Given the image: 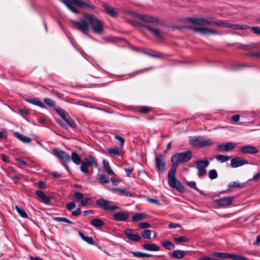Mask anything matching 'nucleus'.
<instances>
[{
	"instance_id": "f257e3e1",
	"label": "nucleus",
	"mask_w": 260,
	"mask_h": 260,
	"mask_svg": "<svg viewBox=\"0 0 260 260\" xmlns=\"http://www.w3.org/2000/svg\"><path fill=\"white\" fill-rule=\"evenodd\" d=\"M191 157L192 153L190 151L176 153L172 157L171 161L173 165L168 172V183L171 187L179 191H182L183 187L180 181L175 177L177 166L180 164H183L188 161Z\"/></svg>"
},
{
	"instance_id": "f03ea898",
	"label": "nucleus",
	"mask_w": 260,
	"mask_h": 260,
	"mask_svg": "<svg viewBox=\"0 0 260 260\" xmlns=\"http://www.w3.org/2000/svg\"><path fill=\"white\" fill-rule=\"evenodd\" d=\"M84 19L79 21L71 20L72 23L76 25L77 28L85 35L87 34L89 26L95 34H101L104 31L103 23L95 15L91 14L85 13Z\"/></svg>"
},
{
	"instance_id": "7ed1b4c3",
	"label": "nucleus",
	"mask_w": 260,
	"mask_h": 260,
	"mask_svg": "<svg viewBox=\"0 0 260 260\" xmlns=\"http://www.w3.org/2000/svg\"><path fill=\"white\" fill-rule=\"evenodd\" d=\"M90 166H93L95 168L98 167V164L95 158L91 156H87L84 160L81 162L80 166V170L84 173L87 174L89 173L88 168Z\"/></svg>"
},
{
	"instance_id": "20e7f679",
	"label": "nucleus",
	"mask_w": 260,
	"mask_h": 260,
	"mask_svg": "<svg viewBox=\"0 0 260 260\" xmlns=\"http://www.w3.org/2000/svg\"><path fill=\"white\" fill-rule=\"evenodd\" d=\"M111 201L103 198L96 201V204L104 210L113 212L119 209L117 206L111 205Z\"/></svg>"
},
{
	"instance_id": "39448f33",
	"label": "nucleus",
	"mask_w": 260,
	"mask_h": 260,
	"mask_svg": "<svg viewBox=\"0 0 260 260\" xmlns=\"http://www.w3.org/2000/svg\"><path fill=\"white\" fill-rule=\"evenodd\" d=\"M129 14L144 22L155 23L158 22V20L156 18L150 15H143L132 11L129 12Z\"/></svg>"
},
{
	"instance_id": "423d86ee",
	"label": "nucleus",
	"mask_w": 260,
	"mask_h": 260,
	"mask_svg": "<svg viewBox=\"0 0 260 260\" xmlns=\"http://www.w3.org/2000/svg\"><path fill=\"white\" fill-rule=\"evenodd\" d=\"M56 113L71 127L74 128L76 124L69 115L62 108H55Z\"/></svg>"
},
{
	"instance_id": "0eeeda50",
	"label": "nucleus",
	"mask_w": 260,
	"mask_h": 260,
	"mask_svg": "<svg viewBox=\"0 0 260 260\" xmlns=\"http://www.w3.org/2000/svg\"><path fill=\"white\" fill-rule=\"evenodd\" d=\"M155 164L157 171L162 173L165 170L166 162L161 154L155 155Z\"/></svg>"
},
{
	"instance_id": "6e6552de",
	"label": "nucleus",
	"mask_w": 260,
	"mask_h": 260,
	"mask_svg": "<svg viewBox=\"0 0 260 260\" xmlns=\"http://www.w3.org/2000/svg\"><path fill=\"white\" fill-rule=\"evenodd\" d=\"M189 28L192 29L195 32H199L202 35H209L211 34H217L218 32L216 30L210 29L206 27H199L196 26H190Z\"/></svg>"
},
{
	"instance_id": "1a4fd4ad",
	"label": "nucleus",
	"mask_w": 260,
	"mask_h": 260,
	"mask_svg": "<svg viewBox=\"0 0 260 260\" xmlns=\"http://www.w3.org/2000/svg\"><path fill=\"white\" fill-rule=\"evenodd\" d=\"M53 154L63 160L68 162L70 160V156L66 152L61 150V149L56 148H54L53 152Z\"/></svg>"
},
{
	"instance_id": "9d476101",
	"label": "nucleus",
	"mask_w": 260,
	"mask_h": 260,
	"mask_svg": "<svg viewBox=\"0 0 260 260\" xmlns=\"http://www.w3.org/2000/svg\"><path fill=\"white\" fill-rule=\"evenodd\" d=\"M188 20L190 23L192 24L200 25H210L212 23V22H211V20H209L203 18L190 17L188 19Z\"/></svg>"
},
{
	"instance_id": "9b49d317",
	"label": "nucleus",
	"mask_w": 260,
	"mask_h": 260,
	"mask_svg": "<svg viewBox=\"0 0 260 260\" xmlns=\"http://www.w3.org/2000/svg\"><path fill=\"white\" fill-rule=\"evenodd\" d=\"M73 5H76L82 8L94 9L95 7L87 2H84L82 0H70Z\"/></svg>"
},
{
	"instance_id": "f8f14e48",
	"label": "nucleus",
	"mask_w": 260,
	"mask_h": 260,
	"mask_svg": "<svg viewBox=\"0 0 260 260\" xmlns=\"http://www.w3.org/2000/svg\"><path fill=\"white\" fill-rule=\"evenodd\" d=\"M236 145L233 142H228L225 144H221L217 147V149L220 152H227L233 149Z\"/></svg>"
},
{
	"instance_id": "ddd939ff",
	"label": "nucleus",
	"mask_w": 260,
	"mask_h": 260,
	"mask_svg": "<svg viewBox=\"0 0 260 260\" xmlns=\"http://www.w3.org/2000/svg\"><path fill=\"white\" fill-rule=\"evenodd\" d=\"M234 200L232 197H225L216 200V202L219 206H226L232 204Z\"/></svg>"
},
{
	"instance_id": "4468645a",
	"label": "nucleus",
	"mask_w": 260,
	"mask_h": 260,
	"mask_svg": "<svg viewBox=\"0 0 260 260\" xmlns=\"http://www.w3.org/2000/svg\"><path fill=\"white\" fill-rule=\"evenodd\" d=\"M133 230L130 229H126L124 233L127 237V238L129 240L134 242L139 241L141 239V237L138 234L133 233Z\"/></svg>"
},
{
	"instance_id": "2eb2a0df",
	"label": "nucleus",
	"mask_w": 260,
	"mask_h": 260,
	"mask_svg": "<svg viewBox=\"0 0 260 260\" xmlns=\"http://www.w3.org/2000/svg\"><path fill=\"white\" fill-rule=\"evenodd\" d=\"M129 214L126 212H119L113 214V218L115 221H124L127 220Z\"/></svg>"
},
{
	"instance_id": "dca6fc26",
	"label": "nucleus",
	"mask_w": 260,
	"mask_h": 260,
	"mask_svg": "<svg viewBox=\"0 0 260 260\" xmlns=\"http://www.w3.org/2000/svg\"><path fill=\"white\" fill-rule=\"evenodd\" d=\"M240 150L243 153L255 154L258 152V149L254 146L246 145L241 147Z\"/></svg>"
},
{
	"instance_id": "f3484780",
	"label": "nucleus",
	"mask_w": 260,
	"mask_h": 260,
	"mask_svg": "<svg viewBox=\"0 0 260 260\" xmlns=\"http://www.w3.org/2000/svg\"><path fill=\"white\" fill-rule=\"evenodd\" d=\"M248 164L246 160L242 159L239 157H235L231 160V166L233 168H237Z\"/></svg>"
},
{
	"instance_id": "a211bd4d",
	"label": "nucleus",
	"mask_w": 260,
	"mask_h": 260,
	"mask_svg": "<svg viewBox=\"0 0 260 260\" xmlns=\"http://www.w3.org/2000/svg\"><path fill=\"white\" fill-rule=\"evenodd\" d=\"M103 7L105 11L110 16L114 17H116L118 16V13L116 12L114 9L111 6L104 4H103Z\"/></svg>"
},
{
	"instance_id": "6ab92c4d",
	"label": "nucleus",
	"mask_w": 260,
	"mask_h": 260,
	"mask_svg": "<svg viewBox=\"0 0 260 260\" xmlns=\"http://www.w3.org/2000/svg\"><path fill=\"white\" fill-rule=\"evenodd\" d=\"M209 165V161L208 160H199L196 162V167L198 170L206 169Z\"/></svg>"
},
{
	"instance_id": "aec40b11",
	"label": "nucleus",
	"mask_w": 260,
	"mask_h": 260,
	"mask_svg": "<svg viewBox=\"0 0 260 260\" xmlns=\"http://www.w3.org/2000/svg\"><path fill=\"white\" fill-rule=\"evenodd\" d=\"M14 136L24 143H29L31 142V138L24 135H21L18 132H14Z\"/></svg>"
},
{
	"instance_id": "412c9836",
	"label": "nucleus",
	"mask_w": 260,
	"mask_h": 260,
	"mask_svg": "<svg viewBox=\"0 0 260 260\" xmlns=\"http://www.w3.org/2000/svg\"><path fill=\"white\" fill-rule=\"evenodd\" d=\"M201 137L200 136H191L189 137V141L191 145L193 146L199 147L200 145V142L201 140Z\"/></svg>"
},
{
	"instance_id": "4be33fe9",
	"label": "nucleus",
	"mask_w": 260,
	"mask_h": 260,
	"mask_svg": "<svg viewBox=\"0 0 260 260\" xmlns=\"http://www.w3.org/2000/svg\"><path fill=\"white\" fill-rule=\"evenodd\" d=\"M186 254V251L181 250H176L171 253V256L174 258H181Z\"/></svg>"
},
{
	"instance_id": "5701e85b",
	"label": "nucleus",
	"mask_w": 260,
	"mask_h": 260,
	"mask_svg": "<svg viewBox=\"0 0 260 260\" xmlns=\"http://www.w3.org/2000/svg\"><path fill=\"white\" fill-rule=\"evenodd\" d=\"M143 247L148 251H157L159 250V246L154 243L144 244Z\"/></svg>"
},
{
	"instance_id": "b1692460",
	"label": "nucleus",
	"mask_w": 260,
	"mask_h": 260,
	"mask_svg": "<svg viewBox=\"0 0 260 260\" xmlns=\"http://www.w3.org/2000/svg\"><path fill=\"white\" fill-rule=\"evenodd\" d=\"M26 101L31 104L39 106L42 108H45V106L44 104L41 101L36 98H31L29 99H26Z\"/></svg>"
},
{
	"instance_id": "393cba45",
	"label": "nucleus",
	"mask_w": 260,
	"mask_h": 260,
	"mask_svg": "<svg viewBox=\"0 0 260 260\" xmlns=\"http://www.w3.org/2000/svg\"><path fill=\"white\" fill-rule=\"evenodd\" d=\"M110 189L114 192H118L120 195L133 197L132 194L130 192L126 191V190L124 189H121L118 188H112Z\"/></svg>"
},
{
	"instance_id": "a878e982",
	"label": "nucleus",
	"mask_w": 260,
	"mask_h": 260,
	"mask_svg": "<svg viewBox=\"0 0 260 260\" xmlns=\"http://www.w3.org/2000/svg\"><path fill=\"white\" fill-rule=\"evenodd\" d=\"M141 26L145 27L147 28L154 36L156 37L161 39L162 38V36L158 29L154 28L152 27L151 26H148V25H144L142 24H140Z\"/></svg>"
},
{
	"instance_id": "bb28decb",
	"label": "nucleus",
	"mask_w": 260,
	"mask_h": 260,
	"mask_svg": "<svg viewBox=\"0 0 260 260\" xmlns=\"http://www.w3.org/2000/svg\"><path fill=\"white\" fill-rule=\"evenodd\" d=\"M108 153L111 155H121L123 154L122 149L119 148L117 147L108 148Z\"/></svg>"
},
{
	"instance_id": "cd10ccee",
	"label": "nucleus",
	"mask_w": 260,
	"mask_h": 260,
	"mask_svg": "<svg viewBox=\"0 0 260 260\" xmlns=\"http://www.w3.org/2000/svg\"><path fill=\"white\" fill-rule=\"evenodd\" d=\"M228 28H231L234 29H242L245 30L248 28L249 27L246 25H241L238 24H232L229 23V25H227Z\"/></svg>"
},
{
	"instance_id": "c85d7f7f",
	"label": "nucleus",
	"mask_w": 260,
	"mask_h": 260,
	"mask_svg": "<svg viewBox=\"0 0 260 260\" xmlns=\"http://www.w3.org/2000/svg\"><path fill=\"white\" fill-rule=\"evenodd\" d=\"M36 194L41 198L42 201L46 204H48L50 201V198L44 194L41 190H38L36 191Z\"/></svg>"
},
{
	"instance_id": "c756f323",
	"label": "nucleus",
	"mask_w": 260,
	"mask_h": 260,
	"mask_svg": "<svg viewBox=\"0 0 260 260\" xmlns=\"http://www.w3.org/2000/svg\"><path fill=\"white\" fill-rule=\"evenodd\" d=\"M213 142L211 140L208 138H204L201 137V140L200 142V148L212 145Z\"/></svg>"
},
{
	"instance_id": "7c9ffc66",
	"label": "nucleus",
	"mask_w": 260,
	"mask_h": 260,
	"mask_svg": "<svg viewBox=\"0 0 260 260\" xmlns=\"http://www.w3.org/2000/svg\"><path fill=\"white\" fill-rule=\"evenodd\" d=\"M61 2L63 3L67 7V8L73 13L76 14L79 13L78 10L71 5V4H73V3H71L70 0H61Z\"/></svg>"
},
{
	"instance_id": "2f4dec72",
	"label": "nucleus",
	"mask_w": 260,
	"mask_h": 260,
	"mask_svg": "<svg viewBox=\"0 0 260 260\" xmlns=\"http://www.w3.org/2000/svg\"><path fill=\"white\" fill-rule=\"evenodd\" d=\"M147 215L145 213H137L132 217V221L138 222L146 218Z\"/></svg>"
},
{
	"instance_id": "473e14b6",
	"label": "nucleus",
	"mask_w": 260,
	"mask_h": 260,
	"mask_svg": "<svg viewBox=\"0 0 260 260\" xmlns=\"http://www.w3.org/2000/svg\"><path fill=\"white\" fill-rule=\"evenodd\" d=\"M102 164L105 169V171L109 174L111 175H114V173L113 170L111 169L109 162H107L105 159H103Z\"/></svg>"
},
{
	"instance_id": "72a5a7b5",
	"label": "nucleus",
	"mask_w": 260,
	"mask_h": 260,
	"mask_svg": "<svg viewBox=\"0 0 260 260\" xmlns=\"http://www.w3.org/2000/svg\"><path fill=\"white\" fill-rule=\"evenodd\" d=\"M72 160L76 165L81 164V159L80 156L75 152H73L71 154V156Z\"/></svg>"
},
{
	"instance_id": "f704fd0d",
	"label": "nucleus",
	"mask_w": 260,
	"mask_h": 260,
	"mask_svg": "<svg viewBox=\"0 0 260 260\" xmlns=\"http://www.w3.org/2000/svg\"><path fill=\"white\" fill-rule=\"evenodd\" d=\"M90 224L95 228H100L104 225V223L101 219L95 218L90 221Z\"/></svg>"
},
{
	"instance_id": "c9c22d12",
	"label": "nucleus",
	"mask_w": 260,
	"mask_h": 260,
	"mask_svg": "<svg viewBox=\"0 0 260 260\" xmlns=\"http://www.w3.org/2000/svg\"><path fill=\"white\" fill-rule=\"evenodd\" d=\"M15 208L21 217H22V218L28 217V215L23 208H20L18 206H16L15 207Z\"/></svg>"
},
{
	"instance_id": "e433bc0d",
	"label": "nucleus",
	"mask_w": 260,
	"mask_h": 260,
	"mask_svg": "<svg viewBox=\"0 0 260 260\" xmlns=\"http://www.w3.org/2000/svg\"><path fill=\"white\" fill-rule=\"evenodd\" d=\"M162 245L164 248L168 250H172L175 248L174 244L169 241H164L162 242Z\"/></svg>"
},
{
	"instance_id": "4c0bfd02",
	"label": "nucleus",
	"mask_w": 260,
	"mask_h": 260,
	"mask_svg": "<svg viewBox=\"0 0 260 260\" xmlns=\"http://www.w3.org/2000/svg\"><path fill=\"white\" fill-rule=\"evenodd\" d=\"M98 180L101 183L105 184L109 182V178L104 174H101L98 178Z\"/></svg>"
},
{
	"instance_id": "58836bf2",
	"label": "nucleus",
	"mask_w": 260,
	"mask_h": 260,
	"mask_svg": "<svg viewBox=\"0 0 260 260\" xmlns=\"http://www.w3.org/2000/svg\"><path fill=\"white\" fill-rule=\"evenodd\" d=\"M79 235L80 237L87 243L90 244H92L93 243V240L91 237L86 236L81 232H79Z\"/></svg>"
},
{
	"instance_id": "ea45409f",
	"label": "nucleus",
	"mask_w": 260,
	"mask_h": 260,
	"mask_svg": "<svg viewBox=\"0 0 260 260\" xmlns=\"http://www.w3.org/2000/svg\"><path fill=\"white\" fill-rule=\"evenodd\" d=\"M211 22H212V23L210 25H216L217 26H223V27H228L227 25H229V23H228L226 21H222V20H220V21H214L211 20Z\"/></svg>"
},
{
	"instance_id": "a19ab883",
	"label": "nucleus",
	"mask_w": 260,
	"mask_h": 260,
	"mask_svg": "<svg viewBox=\"0 0 260 260\" xmlns=\"http://www.w3.org/2000/svg\"><path fill=\"white\" fill-rule=\"evenodd\" d=\"M216 159L221 162H224L230 160V157L226 155H217L216 156Z\"/></svg>"
},
{
	"instance_id": "79ce46f5",
	"label": "nucleus",
	"mask_w": 260,
	"mask_h": 260,
	"mask_svg": "<svg viewBox=\"0 0 260 260\" xmlns=\"http://www.w3.org/2000/svg\"><path fill=\"white\" fill-rule=\"evenodd\" d=\"M213 255L221 258H231V254H230L220 252H214L213 253Z\"/></svg>"
},
{
	"instance_id": "37998d69",
	"label": "nucleus",
	"mask_w": 260,
	"mask_h": 260,
	"mask_svg": "<svg viewBox=\"0 0 260 260\" xmlns=\"http://www.w3.org/2000/svg\"><path fill=\"white\" fill-rule=\"evenodd\" d=\"M151 231L149 230H144L141 233L142 237L145 239H150L151 237Z\"/></svg>"
},
{
	"instance_id": "c03bdc74",
	"label": "nucleus",
	"mask_w": 260,
	"mask_h": 260,
	"mask_svg": "<svg viewBox=\"0 0 260 260\" xmlns=\"http://www.w3.org/2000/svg\"><path fill=\"white\" fill-rule=\"evenodd\" d=\"M44 102L47 106L50 107H54L56 104L54 101H53L52 99L47 98H46L44 99Z\"/></svg>"
},
{
	"instance_id": "a18cd8bd",
	"label": "nucleus",
	"mask_w": 260,
	"mask_h": 260,
	"mask_svg": "<svg viewBox=\"0 0 260 260\" xmlns=\"http://www.w3.org/2000/svg\"><path fill=\"white\" fill-rule=\"evenodd\" d=\"M188 238L186 237L181 236L180 237L174 238V241L177 243L179 242H187L188 241Z\"/></svg>"
},
{
	"instance_id": "49530a36",
	"label": "nucleus",
	"mask_w": 260,
	"mask_h": 260,
	"mask_svg": "<svg viewBox=\"0 0 260 260\" xmlns=\"http://www.w3.org/2000/svg\"><path fill=\"white\" fill-rule=\"evenodd\" d=\"M55 220L58 222H66L70 224L73 223L72 221L68 220L67 218H64V217H56L55 218Z\"/></svg>"
},
{
	"instance_id": "de8ad7c7",
	"label": "nucleus",
	"mask_w": 260,
	"mask_h": 260,
	"mask_svg": "<svg viewBox=\"0 0 260 260\" xmlns=\"http://www.w3.org/2000/svg\"><path fill=\"white\" fill-rule=\"evenodd\" d=\"M209 177L211 179H214L217 177V173L214 169L211 170L209 172Z\"/></svg>"
},
{
	"instance_id": "09e8293b",
	"label": "nucleus",
	"mask_w": 260,
	"mask_h": 260,
	"mask_svg": "<svg viewBox=\"0 0 260 260\" xmlns=\"http://www.w3.org/2000/svg\"><path fill=\"white\" fill-rule=\"evenodd\" d=\"M145 53L150 56L155 57V58H161V54L159 52H154L153 53L145 52Z\"/></svg>"
},
{
	"instance_id": "8fccbe9b",
	"label": "nucleus",
	"mask_w": 260,
	"mask_h": 260,
	"mask_svg": "<svg viewBox=\"0 0 260 260\" xmlns=\"http://www.w3.org/2000/svg\"><path fill=\"white\" fill-rule=\"evenodd\" d=\"M74 197L78 201H81L84 197V194L79 192H75L74 194Z\"/></svg>"
},
{
	"instance_id": "3c124183",
	"label": "nucleus",
	"mask_w": 260,
	"mask_h": 260,
	"mask_svg": "<svg viewBox=\"0 0 260 260\" xmlns=\"http://www.w3.org/2000/svg\"><path fill=\"white\" fill-rule=\"evenodd\" d=\"M114 138H115V139L117 140L120 142L121 147L122 148L124 144V142H125L124 139L117 135H114Z\"/></svg>"
},
{
	"instance_id": "603ef678",
	"label": "nucleus",
	"mask_w": 260,
	"mask_h": 260,
	"mask_svg": "<svg viewBox=\"0 0 260 260\" xmlns=\"http://www.w3.org/2000/svg\"><path fill=\"white\" fill-rule=\"evenodd\" d=\"M76 206V204L74 202H69L66 205L67 209L69 211L72 210L73 209L75 208Z\"/></svg>"
},
{
	"instance_id": "864d4df0",
	"label": "nucleus",
	"mask_w": 260,
	"mask_h": 260,
	"mask_svg": "<svg viewBox=\"0 0 260 260\" xmlns=\"http://www.w3.org/2000/svg\"><path fill=\"white\" fill-rule=\"evenodd\" d=\"M138 226L141 229H145L147 228H150L151 225L149 223L146 222H140L138 223Z\"/></svg>"
},
{
	"instance_id": "5fc2aeb1",
	"label": "nucleus",
	"mask_w": 260,
	"mask_h": 260,
	"mask_svg": "<svg viewBox=\"0 0 260 260\" xmlns=\"http://www.w3.org/2000/svg\"><path fill=\"white\" fill-rule=\"evenodd\" d=\"M231 258H233L234 260H247L246 257L236 254H231Z\"/></svg>"
},
{
	"instance_id": "6e6d98bb",
	"label": "nucleus",
	"mask_w": 260,
	"mask_h": 260,
	"mask_svg": "<svg viewBox=\"0 0 260 260\" xmlns=\"http://www.w3.org/2000/svg\"><path fill=\"white\" fill-rule=\"evenodd\" d=\"M81 205L83 206H85L87 205V204H89V202L90 201V199L89 198H83L81 200Z\"/></svg>"
},
{
	"instance_id": "4d7b16f0",
	"label": "nucleus",
	"mask_w": 260,
	"mask_h": 260,
	"mask_svg": "<svg viewBox=\"0 0 260 260\" xmlns=\"http://www.w3.org/2000/svg\"><path fill=\"white\" fill-rule=\"evenodd\" d=\"M187 184L191 188L198 190V188L197 187L196 183L195 181H188Z\"/></svg>"
},
{
	"instance_id": "13d9d810",
	"label": "nucleus",
	"mask_w": 260,
	"mask_h": 260,
	"mask_svg": "<svg viewBox=\"0 0 260 260\" xmlns=\"http://www.w3.org/2000/svg\"><path fill=\"white\" fill-rule=\"evenodd\" d=\"M229 186L231 188H233V187L242 188V187L240 184H239V183H238L237 182H233L231 183L229 185Z\"/></svg>"
},
{
	"instance_id": "bf43d9fd",
	"label": "nucleus",
	"mask_w": 260,
	"mask_h": 260,
	"mask_svg": "<svg viewBox=\"0 0 260 260\" xmlns=\"http://www.w3.org/2000/svg\"><path fill=\"white\" fill-rule=\"evenodd\" d=\"M147 200L150 203L155 204L156 205H160V203H159V201L157 199L148 198Z\"/></svg>"
},
{
	"instance_id": "052dcab7",
	"label": "nucleus",
	"mask_w": 260,
	"mask_h": 260,
	"mask_svg": "<svg viewBox=\"0 0 260 260\" xmlns=\"http://www.w3.org/2000/svg\"><path fill=\"white\" fill-rule=\"evenodd\" d=\"M150 111V109L147 107H143L139 110V112L142 113H147Z\"/></svg>"
},
{
	"instance_id": "680f3d73",
	"label": "nucleus",
	"mask_w": 260,
	"mask_h": 260,
	"mask_svg": "<svg viewBox=\"0 0 260 260\" xmlns=\"http://www.w3.org/2000/svg\"><path fill=\"white\" fill-rule=\"evenodd\" d=\"M132 253L135 257H143V253L142 252L134 251V252H132Z\"/></svg>"
},
{
	"instance_id": "e2e57ef3",
	"label": "nucleus",
	"mask_w": 260,
	"mask_h": 260,
	"mask_svg": "<svg viewBox=\"0 0 260 260\" xmlns=\"http://www.w3.org/2000/svg\"><path fill=\"white\" fill-rule=\"evenodd\" d=\"M251 29L255 34L260 35V27L257 26H252L251 27Z\"/></svg>"
},
{
	"instance_id": "0e129e2a",
	"label": "nucleus",
	"mask_w": 260,
	"mask_h": 260,
	"mask_svg": "<svg viewBox=\"0 0 260 260\" xmlns=\"http://www.w3.org/2000/svg\"><path fill=\"white\" fill-rule=\"evenodd\" d=\"M198 170V176L200 177H202L204 176H205L206 174V169H201V170Z\"/></svg>"
},
{
	"instance_id": "69168bd1",
	"label": "nucleus",
	"mask_w": 260,
	"mask_h": 260,
	"mask_svg": "<svg viewBox=\"0 0 260 260\" xmlns=\"http://www.w3.org/2000/svg\"><path fill=\"white\" fill-rule=\"evenodd\" d=\"M18 113L21 116H25V115L28 114V111L27 110H26L25 109H20L19 110Z\"/></svg>"
},
{
	"instance_id": "338daca9",
	"label": "nucleus",
	"mask_w": 260,
	"mask_h": 260,
	"mask_svg": "<svg viewBox=\"0 0 260 260\" xmlns=\"http://www.w3.org/2000/svg\"><path fill=\"white\" fill-rule=\"evenodd\" d=\"M81 213V211L80 208H77L76 210L72 211V215L73 216H78Z\"/></svg>"
},
{
	"instance_id": "774afa93",
	"label": "nucleus",
	"mask_w": 260,
	"mask_h": 260,
	"mask_svg": "<svg viewBox=\"0 0 260 260\" xmlns=\"http://www.w3.org/2000/svg\"><path fill=\"white\" fill-rule=\"evenodd\" d=\"M259 178H260V172H258L253 176L252 180L253 181H257L259 179Z\"/></svg>"
}]
</instances>
